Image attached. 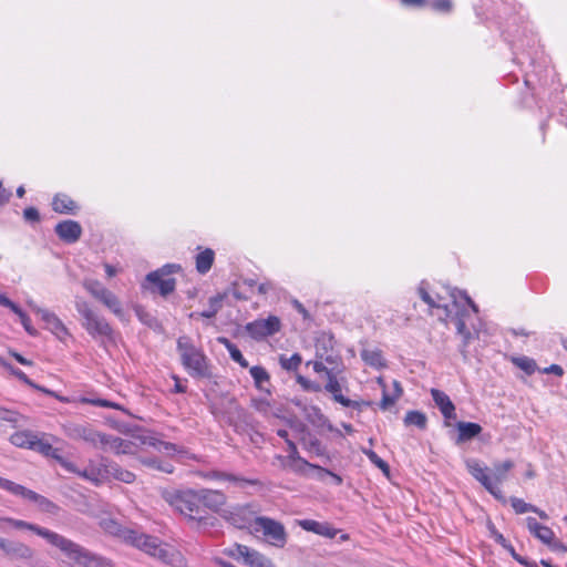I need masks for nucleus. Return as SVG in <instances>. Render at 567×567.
<instances>
[{
  "instance_id": "35",
  "label": "nucleus",
  "mask_w": 567,
  "mask_h": 567,
  "mask_svg": "<svg viewBox=\"0 0 567 567\" xmlns=\"http://www.w3.org/2000/svg\"><path fill=\"white\" fill-rule=\"evenodd\" d=\"M427 417L424 413L420 411H409L404 416L405 425H415L420 430H424L426 427Z\"/></svg>"
},
{
  "instance_id": "50",
  "label": "nucleus",
  "mask_w": 567,
  "mask_h": 567,
  "mask_svg": "<svg viewBox=\"0 0 567 567\" xmlns=\"http://www.w3.org/2000/svg\"><path fill=\"white\" fill-rule=\"evenodd\" d=\"M297 382L301 385V388L305 391H309V392H320V391H322V386L318 382L310 381V380H308L307 378H305L302 375H298L297 377Z\"/></svg>"
},
{
  "instance_id": "11",
  "label": "nucleus",
  "mask_w": 567,
  "mask_h": 567,
  "mask_svg": "<svg viewBox=\"0 0 567 567\" xmlns=\"http://www.w3.org/2000/svg\"><path fill=\"white\" fill-rule=\"evenodd\" d=\"M255 529L261 530L271 545L284 547L287 542V533L284 525L272 518L259 516L256 519Z\"/></svg>"
},
{
  "instance_id": "55",
  "label": "nucleus",
  "mask_w": 567,
  "mask_h": 567,
  "mask_svg": "<svg viewBox=\"0 0 567 567\" xmlns=\"http://www.w3.org/2000/svg\"><path fill=\"white\" fill-rule=\"evenodd\" d=\"M338 534V529L333 528L329 523H321L318 535L327 538H334Z\"/></svg>"
},
{
  "instance_id": "38",
  "label": "nucleus",
  "mask_w": 567,
  "mask_h": 567,
  "mask_svg": "<svg viewBox=\"0 0 567 567\" xmlns=\"http://www.w3.org/2000/svg\"><path fill=\"white\" fill-rule=\"evenodd\" d=\"M420 298L429 305L430 308H443L447 313L450 312L447 306L440 305L427 291L426 282L422 281L417 288Z\"/></svg>"
},
{
  "instance_id": "64",
  "label": "nucleus",
  "mask_w": 567,
  "mask_h": 567,
  "mask_svg": "<svg viewBox=\"0 0 567 567\" xmlns=\"http://www.w3.org/2000/svg\"><path fill=\"white\" fill-rule=\"evenodd\" d=\"M16 486H17V483L0 476V488L12 494L14 492Z\"/></svg>"
},
{
  "instance_id": "28",
  "label": "nucleus",
  "mask_w": 567,
  "mask_h": 567,
  "mask_svg": "<svg viewBox=\"0 0 567 567\" xmlns=\"http://www.w3.org/2000/svg\"><path fill=\"white\" fill-rule=\"evenodd\" d=\"M361 358L368 365L377 369L384 368L386 365L382 351L379 349H363L361 351Z\"/></svg>"
},
{
  "instance_id": "37",
  "label": "nucleus",
  "mask_w": 567,
  "mask_h": 567,
  "mask_svg": "<svg viewBox=\"0 0 567 567\" xmlns=\"http://www.w3.org/2000/svg\"><path fill=\"white\" fill-rule=\"evenodd\" d=\"M512 362L528 375L537 370L536 361L525 355L513 358Z\"/></svg>"
},
{
  "instance_id": "15",
  "label": "nucleus",
  "mask_w": 567,
  "mask_h": 567,
  "mask_svg": "<svg viewBox=\"0 0 567 567\" xmlns=\"http://www.w3.org/2000/svg\"><path fill=\"white\" fill-rule=\"evenodd\" d=\"M466 468L470 474L477 480L493 496L499 498L502 496V491L496 486L493 478L486 474V467H483L481 462L471 458L466 461Z\"/></svg>"
},
{
  "instance_id": "33",
  "label": "nucleus",
  "mask_w": 567,
  "mask_h": 567,
  "mask_svg": "<svg viewBox=\"0 0 567 567\" xmlns=\"http://www.w3.org/2000/svg\"><path fill=\"white\" fill-rule=\"evenodd\" d=\"M287 446H288V452H289L288 458L291 462L296 463V465L292 466L293 471L301 472L302 467H305L306 465H310V463L308 461H306L305 458H302L299 455L297 445L295 444L293 441L287 440Z\"/></svg>"
},
{
  "instance_id": "46",
  "label": "nucleus",
  "mask_w": 567,
  "mask_h": 567,
  "mask_svg": "<svg viewBox=\"0 0 567 567\" xmlns=\"http://www.w3.org/2000/svg\"><path fill=\"white\" fill-rule=\"evenodd\" d=\"M364 454L368 456L371 463L379 467L383 473L389 474V464L384 460H382L374 451L368 450L364 451Z\"/></svg>"
},
{
  "instance_id": "41",
  "label": "nucleus",
  "mask_w": 567,
  "mask_h": 567,
  "mask_svg": "<svg viewBox=\"0 0 567 567\" xmlns=\"http://www.w3.org/2000/svg\"><path fill=\"white\" fill-rule=\"evenodd\" d=\"M301 362L302 359L299 353H293L289 358H287L286 355H280L279 358L280 367L287 371H297Z\"/></svg>"
},
{
  "instance_id": "14",
  "label": "nucleus",
  "mask_w": 567,
  "mask_h": 567,
  "mask_svg": "<svg viewBox=\"0 0 567 567\" xmlns=\"http://www.w3.org/2000/svg\"><path fill=\"white\" fill-rule=\"evenodd\" d=\"M12 495L20 496L24 499H28V501L37 504V506L39 507V509L41 512L52 514V515H56L60 512V507L55 503H53L45 496L40 495V494L35 493L34 491H31V489L24 487L23 485L17 484Z\"/></svg>"
},
{
  "instance_id": "4",
  "label": "nucleus",
  "mask_w": 567,
  "mask_h": 567,
  "mask_svg": "<svg viewBox=\"0 0 567 567\" xmlns=\"http://www.w3.org/2000/svg\"><path fill=\"white\" fill-rule=\"evenodd\" d=\"M80 440L91 444L95 449L112 451L115 454H132L134 443L118 436L95 431L91 425L85 424Z\"/></svg>"
},
{
  "instance_id": "49",
  "label": "nucleus",
  "mask_w": 567,
  "mask_h": 567,
  "mask_svg": "<svg viewBox=\"0 0 567 567\" xmlns=\"http://www.w3.org/2000/svg\"><path fill=\"white\" fill-rule=\"evenodd\" d=\"M3 367L7 368L14 377H17L23 383L28 384L29 386H31L33 389H40V385L35 384L32 380H30L28 378V375L20 369H17L9 363H7V365H3Z\"/></svg>"
},
{
  "instance_id": "8",
  "label": "nucleus",
  "mask_w": 567,
  "mask_h": 567,
  "mask_svg": "<svg viewBox=\"0 0 567 567\" xmlns=\"http://www.w3.org/2000/svg\"><path fill=\"white\" fill-rule=\"evenodd\" d=\"M220 515L225 520L240 529L248 528L252 524L256 526V519L259 517L249 504L229 507L224 509Z\"/></svg>"
},
{
  "instance_id": "32",
  "label": "nucleus",
  "mask_w": 567,
  "mask_h": 567,
  "mask_svg": "<svg viewBox=\"0 0 567 567\" xmlns=\"http://www.w3.org/2000/svg\"><path fill=\"white\" fill-rule=\"evenodd\" d=\"M514 467V463L511 460H506L502 463H495L493 466V481L498 487V485L506 480L507 473Z\"/></svg>"
},
{
  "instance_id": "51",
  "label": "nucleus",
  "mask_w": 567,
  "mask_h": 567,
  "mask_svg": "<svg viewBox=\"0 0 567 567\" xmlns=\"http://www.w3.org/2000/svg\"><path fill=\"white\" fill-rule=\"evenodd\" d=\"M245 549H249V547L246 545H241V544H235L233 547L225 549V554L235 559H239V558L245 559V557H246Z\"/></svg>"
},
{
  "instance_id": "54",
  "label": "nucleus",
  "mask_w": 567,
  "mask_h": 567,
  "mask_svg": "<svg viewBox=\"0 0 567 567\" xmlns=\"http://www.w3.org/2000/svg\"><path fill=\"white\" fill-rule=\"evenodd\" d=\"M320 522H317V520H313V519H302L299 522V526L307 530V532H311V533H315L318 535V532H319V527H320Z\"/></svg>"
},
{
  "instance_id": "5",
  "label": "nucleus",
  "mask_w": 567,
  "mask_h": 567,
  "mask_svg": "<svg viewBox=\"0 0 567 567\" xmlns=\"http://www.w3.org/2000/svg\"><path fill=\"white\" fill-rule=\"evenodd\" d=\"M75 309L82 316V326L93 338L107 337L110 338L113 330L109 322L93 311L90 305L83 299L75 300Z\"/></svg>"
},
{
  "instance_id": "56",
  "label": "nucleus",
  "mask_w": 567,
  "mask_h": 567,
  "mask_svg": "<svg viewBox=\"0 0 567 567\" xmlns=\"http://www.w3.org/2000/svg\"><path fill=\"white\" fill-rule=\"evenodd\" d=\"M56 461L65 471L80 476L81 470L73 462L65 460L61 455Z\"/></svg>"
},
{
  "instance_id": "61",
  "label": "nucleus",
  "mask_w": 567,
  "mask_h": 567,
  "mask_svg": "<svg viewBox=\"0 0 567 567\" xmlns=\"http://www.w3.org/2000/svg\"><path fill=\"white\" fill-rule=\"evenodd\" d=\"M398 399L399 398H396L395 394L390 395L386 392H384L380 403L381 409L386 410L389 406L393 405Z\"/></svg>"
},
{
  "instance_id": "45",
  "label": "nucleus",
  "mask_w": 567,
  "mask_h": 567,
  "mask_svg": "<svg viewBox=\"0 0 567 567\" xmlns=\"http://www.w3.org/2000/svg\"><path fill=\"white\" fill-rule=\"evenodd\" d=\"M21 419H23V416L18 412L0 406V423L8 422L16 426Z\"/></svg>"
},
{
  "instance_id": "13",
  "label": "nucleus",
  "mask_w": 567,
  "mask_h": 567,
  "mask_svg": "<svg viewBox=\"0 0 567 567\" xmlns=\"http://www.w3.org/2000/svg\"><path fill=\"white\" fill-rule=\"evenodd\" d=\"M327 383L324 385V390L329 393H331L332 399L340 403L343 406L347 408H353L359 409L361 404L369 405V402H358L350 400L346 398L342 394V382L344 381V378L339 379L338 373L331 369L330 371H327Z\"/></svg>"
},
{
  "instance_id": "26",
  "label": "nucleus",
  "mask_w": 567,
  "mask_h": 567,
  "mask_svg": "<svg viewBox=\"0 0 567 567\" xmlns=\"http://www.w3.org/2000/svg\"><path fill=\"white\" fill-rule=\"evenodd\" d=\"M35 436L37 434L31 431H19L10 436V442L14 446L32 450Z\"/></svg>"
},
{
  "instance_id": "36",
  "label": "nucleus",
  "mask_w": 567,
  "mask_h": 567,
  "mask_svg": "<svg viewBox=\"0 0 567 567\" xmlns=\"http://www.w3.org/2000/svg\"><path fill=\"white\" fill-rule=\"evenodd\" d=\"M144 443L148 444L150 446L155 447L159 452H164L166 454H174L176 452H179V447L171 442H164L156 437H150L147 441H144Z\"/></svg>"
},
{
  "instance_id": "30",
  "label": "nucleus",
  "mask_w": 567,
  "mask_h": 567,
  "mask_svg": "<svg viewBox=\"0 0 567 567\" xmlns=\"http://www.w3.org/2000/svg\"><path fill=\"white\" fill-rule=\"evenodd\" d=\"M249 373L254 379L255 385L258 390L270 393V390L264 386V384L269 383L270 380V375L265 368L259 365L251 367Z\"/></svg>"
},
{
  "instance_id": "31",
  "label": "nucleus",
  "mask_w": 567,
  "mask_h": 567,
  "mask_svg": "<svg viewBox=\"0 0 567 567\" xmlns=\"http://www.w3.org/2000/svg\"><path fill=\"white\" fill-rule=\"evenodd\" d=\"M32 450L54 460H58L61 455L59 449L53 447L48 441L40 439L38 435L35 436Z\"/></svg>"
},
{
  "instance_id": "7",
  "label": "nucleus",
  "mask_w": 567,
  "mask_h": 567,
  "mask_svg": "<svg viewBox=\"0 0 567 567\" xmlns=\"http://www.w3.org/2000/svg\"><path fill=\"white\" fill-rule=\"evenodd\" d=\"M0 550L10 560L21 561L32 566L35 559V550L20 542L0 537Z\"/></svg>"
},
{
  "instance_id": "17",
  "label": "nucleus",
  "mask_w": 567,
  "mask_h": 567,
  "mask_svg": "<svg viewBox=\"0 0 567 567\" xmlns=\"http://www.w3.org/2000/svg\"><path fill=\"white\" fill-rule=\"evenodd\" d=\"M54 231L56 236L66 244H74L82 236V227L80 223L71 219L56 224Z\"/></svg>"
},
{
  "instance_id": "57",
  "label": "nucleus",
  "mask_w": 567,
  "mask_h": 567,
  "mask_svg": "<svg viewBox=\"0 0 567 567\" xmlns=\"http://www.w3.org/2000/svg\"><path fill=\"white\" fill-rule=\"evenodd\" d=\"M23 217L27 221L38 223L40 220L39 210L34 207H28L23 210Z\"/></svg>"
},
{
  "instance_id": "47",
  "label": "nucleus",
  "mask_w": 567,
  "mask_h": 567,
  "mask_svg": "<svg viewBox=\"0 0 567 567\" xmlns=\"http://www.w3.org/2000/svg\"><path fill=\"white\" fill-rule=\"evenodd\" d=\"M20 319L21 324L25 331L31 336H37L38 331L32 327L31 319L27 313L17 305V311H13Z\"/></svg>"
},
{
  "instance_id": "18",
  "label": "nucleus",
  "mask_w": 567,
  "mask_h": 567,
  "mask_svg": "<svg viewBox=\"0 0 567 567\" xmlns=\"http://www.w3.org/2000/svg\"><path fill=\"white\" fill-rule=\"evenodd\" d=\"M197 492L200 498V506H203L206 512L207 509L219 512L226 504V495L220 491L202 488L197 489Z\"/></svg>"
},
{
  "instance_id": "24",
  "label": "nucleus",
  "mask_w": 567,
  "mask_h": 567,
  "mask_svg": "<svg viewBox=\"0 0 567 567\" xmlns=\"http://www.w3.org/2000/svg\"><path fill=\"white\" fill-rule=\"evenodd\" d=\"M104 458H102L99 466L91 464L80 473V477L92 482L95 485H100L104 481Z\"/></svg>"
},
{
  "instance_id": "58",
  "label": "nucleus",
  "mask_w": 567,
  "mask_h": 567,
  "mask_svg": "<svg viewBox=\"0 0 567 567\" xmlns=\"http://www.w3.org/2000/svg\"><path fill=\"white\" fill-rule=\"evenodd\" d=\"M251 405L261 413H267L270 409V403L266 399H251Z\"/></svg>"
},
{
  "instance_id": "52",
  "label": "nucleus",
  "mask_w": 567,
  "mask_h": 567,
  "mask_svg": "<svg viewBox=\"0 0 567 567\" xmlns=\"http://www.w3.org/2000/svg\"><path fill=\"white\" fill-rule=\"evenodd\" d=\"M229 355L230 358L237 362L241 368H247L248 367V361L244 358L241 351L237 348V346L235 347H229Z\"/></svg>"
},
{
  "instance_id": "39",
  "label": "nucleus",
  "mask_w": 567,
  "mask_h": 567,
  "mask_svg": "<svg viewBox=\"0 0 567 567\" xmlns=\"http://www.w3.org/2000/svg\"><path fill=\"white\" fill-rule=\"evenodd\" d=\"M207 477L208 478H212V480H218V481H229V482H234V483H241V482H245V483H248V484H256L255 481H250V480H245V478H241V477H238L234 474H228V473H225V472H220V471H213V472H209L207 474Z\"/></svg>"
},
{
  "instance_id": "63",
  "label": "nucleus",
  "mask_w": 567,
  "mask_h": 567,
  "mask_svg": "<svg viewBox=\"0 0 567 567\" xmlns=\"http://www.w3.org/2000/svg\"><path fill=\"white\" fill-rule=\"evenodd\" d=\"M504 549L507 550L509 555L513 557V559H515L518 564H526V558L518 555L511 543H507Z\"/></svg>"
},
{
  "instance_id": "12",
  "label": "nucleus",
  "mask_w": 567,
  "mask_h": 567,
  "mask_svg": "<svg viewBox=\"0 0 567 567\" xmlns=\"http://www.w3.org/2000/svg\"><path fill=\"white\" fill-rule=\"evenodd\" d=\"M181 269L179 265L167 264L162 268L150 272L146 276V280L154 284L162 296L166 297L175 290L176 281L174 278H165L166 276L176 272Z\"/></svg>"
},
{
  "instance_id": "19",
  "label": "nucleus",
  "mask_w": 567,
  "mask_h": 567,
  "mask_svg": "<svg viewBox=\"0 0 567 567\" xmlns=\"http://www.w3.org/2000/svg\"><path fill=\"white\" fill-rule=\"evenodd\" d=\"M104 480L110 477L126 484H132L136 476L133 472L122 468L117 463L104 458Z\"/></svg>"
},
{
  "instance_id": "43",
  "label": "nucleus",
  "mask_w": 567,
  "mask_h": 567,
  "mask_svg": "<svg viewBox=\"0 0 567 567\" xmlns=\"http://www.w3.org/2000/svg\"><path fill=\"white\" fill-rule=\"evenodd\" d=\"M221 302H223V296H220V295L209 298V307L207 308V310H204V311L199 312L198 315L202 318H208V319L215 317L216 313L221 308Z\"/></svg>"
},
{
  "instance_id": "53",
  "label": "nucleus",
  "mask_w": 567,
  "mask_h": 567,
  "mask_svg": "<svg viewBox=\"0 0 567 567\" xmlns=\"http://www.w3.org/2000/svg\"><path fill=\"white\" fill-rule=\"evenodd\" d=\"M431 7L439 12H450L453 4L451 0H433Z\"/></svg>"
},
{
  "instance_id": "6",
  "label": "nucleus",
  "mask_w": 567,
  "mask_h": 567,
  "mask_svg": "<svg viewBox=\"0 0 567 567\" xmlns=\"http://www.w3.org/2000/svg\"><path fill=\"white\" fill-rule=\"evenodd\" d=\"M6 525H9L18 530H30L37 534L38 536L44 538L50 545L56 548H59L60 544L64 539V536L48 528L41 527L37 524L12 517H0V528L4 529Z\"/></svg>"
},
{
  "instance_id": "62",
  "label": "nucleus",
  "mask_w": 567,
  "mask_h": 567,
  "mask_svg": "<svg viewBox=\"0 0 567 567\" xmlns=\"http://www.w3.org/2000/svg\"><path fill=\"white\" fill-rule=\"evenodd\" d=\"M540 372L544 374H555L557 377H563L564 369L559 364H551L540 370Z\"/></svg>"
},
{
  "instance_id": "2",
  "label": "nucleus",
  "mask_w": 567,
  "mask_h": 567,
  "mask_svg": "<svg viewBox=\"0 0 567 567\" xmlns=\"http://www.w3.org/2000/svg\"><path fill=\"white\" fill-rule=\"evenodd\" d=\"M165 501L184 515L188 520L204 525H213L214 517L200 506L198 492L195 489L174 491L164 494Z\"/></svg>"
},
{
  "instance_id": "22",
  "label": "nucleus",
  "mask_w": 567,
  "mask_h": 567,
  "mask_svg": "<svg viewBox=\"0 0 567 567\" xmlns=\"http://www.w3.org/2000/svg\"><path fill=\"white\" fill-rule=\"evenodd\" d=\"M52 209L59 214H76V203L65 194H58L53 197Z\"/></svg>"
},
{
  "instance_id": "10",
  "label": "nucleus",
  "mask_w": 567,
  "mask_h": 567,
  "mask_svg": "<svg viewBox=\"0 0 567 567\" xmlns=\"http://www.w3.org/2000/svg\"><path fill=\"white\" fill-rule=\"evenodd\" d=\"M281 329V321L277 316L266 319H256L245 326L246 332L256 341L274 336Z\"/></svg>"
},
{
  "instance_id": "40",
  "label": "nucleus",
  "mask_w": 567,
  "mask_h": 567,
  "mask_svg": "<svg viewBox=\"0 0 567 567\" xmlns=\"http://www.w3.org/2000/svg\"><path fill=\"white\" fill-rule=\"evenodd\" d=\"M101 302L107 307L114 315L121 317L123 315V310L121 307V302L117 297L110 290L106 296L101 300Z\"/></svg>"
},
{
  "instance_id": "34",
  "label": "nucleus",
  "mask_w": 567,
  "mask_h": 567,
  "mask_svg": "<svg viewBox=\"0 0 567 567\" xmlns=\"http://www.w3.org/2000/svg\"><path fill=\"white\" fill-rule=\"evenodd\" d=\"M83 287L99 301H101L110 291L100 281L93 279L84 280Z\"/></svg>"
},
{
  "instance_id": "60",
  "label": "nucleus",
  "mask_w": 567,
  "mask_h": 567,
  "mask_svg": "<svg viewBox=\"0 0 567 567\" xmlns=\"http://www.w3.org/2000/svg\"><path fill=\"white\" fill-rule=\"evenodd\" d=\"M305 467H309V468L316 471L317 477L320 481H324V478L327 476H329V474H331V471H329L327 468H323V467H321L319 465L311 464V463H310V465H306Z\"/></svg>"
},
{
  "instance_id": "25",
  "label": "nucleus",
  "mask_w": 567,
  "mask_h": 567,
  "mask_svg": "<svg viewBox=\"0 0 567 567\" xmlns=\"http://www.w3.org/2000/svg\"><path fill=\"white\" fill-rule=\"evenodd\" d=\"M245 553L244 561L250 567H276L269 558L255 549H245Z\"/></svg>"
},
{
  "instance_id": "42",
  "label": "nucleus",
  "mask_w": 567,
  "mask_h": 567,
  "mask_svg": "<svg viewBox=\"0 0 567 567\" xmlns=\"http://www.w3.org/2000/svg\"><path fill=\"white\" fill-rule=\"evenodd\" d=\"M85 424L66 422L62 425L63 433L71 440H80Z\"/></svg>"
},
{
  "instance_id": "29",
  "label": "nucleus",
  "mask_w": 567,
  "mask_h": 567,
  "mask_svg": "<svg viewBox=\"0 0 567 567\" xmlns=\"http://www.w3.org/2000/svg\"><path fill=\"white\" fill-rule=\"evenodd\" d=\"M301 444L305 450L317 456H323L326 454V449L322 446L321 442L309 432L301 437Z\"/></svg>"
},
{
  "instance_id": "3",
  "label": "nucleus",
  "mask_w": 567,
  "mask_h": 567,
  "mask_svg": "<svg viewBox=\"0 0 567 567\" xmlns=\"http://www.w3.org/2000/svg\"><path fill=\"white\" fill-rule=\"evenodd\" d=\"M460 297H462L468 308L458 309L456 316L454 318L456 331L460 336H462V344L460 348V352L464 360H467V347L471 341L478 338V329L473 323L470 322L472 319V315L478 313V308L474 303V301L467 296L466 292H458Z\"/></svg>"
},
{
  "instance_id": "23",
  "label": "nucleus",
  "mask_w": 567,
  "mask_h": 567,
  "mask_svg": "<svg viewBox=\"0 0 567 567\" xmlns=\"http://www.w3.org/2000/svg\"><path fill=\"white\" fill-rule=\"evenodd\" d=\"M456 429L458 431V435L456 439L457 444L470 441L482 432V426L473 422L460 421L456 423Z\"/></svg>"
},
{
  "instance_id": "27",
  "label": "nucleus",
  "mask_w": 567,
  "mask_h": 567,
  "mask_svg": "<svg viewBox=\"0 0 567 567\" xmlns=\"http://www.w3.org/2000/svg\"><path fill=\"white\" fill-rule=\"evenodd\" d=\"M215 259V252L210 248H206L196 256V269L199 274H207Z\"/></svg>"
},
{
  "instance_id": "21",
  "label": "nucleus",
  "mask_w": 567,
  "mask_h": 567,
  "mask_svg": "<svg viewBox=\"0 0 567 567\" xmlns=\"http://www.w3.org/2000/svg\"><path fill=\"white\" fill-rule=\"evenodd\" d=\"M526 526L529 533L546 545H551L555 533L548 526L539 524L536 518L527 517Z\"/></svg>"
},
{
  "instance_id": "44",
  "label": "nucleus",
  "mask_w": 567,
  "mask_h": 567,
  "mask_svg": "<svg viewBox=\"0 0 567 567\" xmlns=\"http://www.w3.org/2000/svg\"><path fill=\"white\" fill-rule=\"evenodd\" d=\"M141 463L145 466L156 468L158 471L169 473V474L173 473V471H174V466L172 464H168V463L163 464L157 458H154V457L141 458Z\"/></svg>"
},
{
  "instance_id": "1",
  "label": "nucleus",
  "mask_w": 567,
  "mask_h": 567,
  "mask_svg": "<svg viewBox=\"0 0 567 567\" xmlns=\"http://www.w3.org/2000/svg\"><path fill=\"white\" fill-rule=\"evenodd\" d=\"M181 363L189 377L210 379L213 377L210 361L202 348L195 346L188 336H181L176 342Z\"/></svg>"
},
{
  "instance_id": "59",
  "label": "nucleus",
  "mask_w": 567,
  "mask_h": 567,
  "mask_svg": "<svg viewBox=\"0 0 567 567\" xmlns=\"http://www.w3.org/2000/svg\"><path fill=\"white\" fill-rule=\"evenodd\" d=\"M488 529H489L491 536L494 538V540L504 548L508 542L503 536V534L497 532V529L495 528V526L493 524L488 525Z\"/></svg>"
},
{
  "instance_id": "20",
  "label": "nucleus",
  "mask_w": 567,
  "mask_h": 567,
  "mask_svg": "<svg viewBox=\"0 0 567 567\" xmlns=\"http://www.w3.org/2000/svg\"><path fill=\"white\" fill-rule=\"evenodd\" d=\"M431 395L445 419V425L449 426L450 423L447 422V420L456 417L455 405L453 404L449 395L441 390L432 389Z\"/></svg>"
},
{
  "instance_id": "16",
  "label": "nucleus",
  "mask_w": 567,
  "mask_h": 567,
  "mask_svg": "<svg viewBox=\"0 0 567 567\" xmlns=\"http://www.w3.org/2000/svg\"><path fill=\"white\" fill-rule=\"evenodd\" d=\"M29 306L37 315L41 317V319L45 323V328L49 329L52 333H54L56 337L61 339L63 336L69 334L66 327L63 324V322L59 319V317L55 313L49 311L48 309L40 308L32 302H30Z\"/></svg>"
},
{
  "instance_id": "48",
  "label": "nucleus",
  "mask_w": 567,
  "mask_h": 567,
  "mask_svg": "<svg viewBox=\"0 0 567 567\" xmlns=\"http://www.w3.org/2000/svg\"><path fill=\"white\" fill-rule=\"evenodd\" d=\"M511 505L516 514H524L534 509V505L526 503L524 499L518 497H512Z\"/></svg>"
},
{
  "instance_id": "9",
  "label": "nucleus",
  "mask_w": 567,
  "mask_h": 567,
  "mask_svg": "<svg viewBox=\"0 0 567 567\" xmlns=\"http://www.w3.org/2000/svg\"><path fill=\"white\" fill-rule=\"evenodd\" d=\"M128 539L135 547L142 549L146 554L156 557L165 563L169 561L168 550L163 546L158 538L131 532Z\"/></svg>"
}]
</instances>
